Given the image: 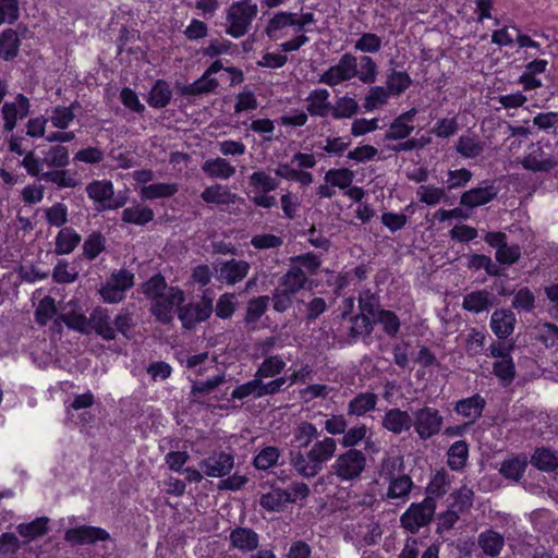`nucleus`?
<instances>
[{"label":"nucleus","instance_id":"nucleus-1","mask_svg":"<svg viewBox=\"0 0 558 558\" xmlns=\"http://www.w3.org/2000/svg\"><path fill=\"white\" fill-rule=\"evenodd\" d=\"M143 293L150 300V313L157 322L171 324L185 301V293L179 287L168 286L161 275L153 276L143 286Z\"/></svg>","mask_w":558,"mask_h":558},{"label":"nucleus","instance_id":"nucleus-2","mask_svg":"<svg viewBox=\"0 0 558 558\" xmlns=\"http://www.w3.org/2000/svg\"><path fill=\"white\" fill-rule=\"evenodd\" d=\"M337 441L332 437L317 439L308 450H289V463L295 473L303 478L318 475L324 465L335 456Z\"/></svg>","mask_w":558,"mask_h":558},{"label":"nucleus","instance_id":"nucleus-3","mask_svg":"<svg viewBox=\"0 0 558 558\" xmlns=\"http://www.w3.org/2000/svg\"><path fill=\"white\" fill-rule=\"evenodd\" d=\"M367 464L366 456L359 449H347L330 465L331 475L340 483L353 484L361 480Z\"/></svg>","mask_w":558,"mask_h":558},{"label":"nucleus","instance_id":"nucleus-4","mask_svg":"<svg viewBox=\"0 0 558 558\" xmlns=\"http://www.w3.org/2000/svg\"><path fill=\"white\" fill-rule=\"evenodd\" d=\"M258 7L252 0H240L233 2L226 10V33L233 38L244 36L257 16Z\"/></svg>","mask_w":558,"mask_h":558},{"label":"nucleus","instance_id":"nucleus-5","mask_svg":"<svg viewBox=\"0 0 558 558\" xmlns=\"http://www.w3.org/2000/svg\"><path fill=\"white\" fill-rule=\"evenodd\" d=\"M548 145H546L547 147ZM522 167L532 172L548 173L558 168V150L547 151L543 142L532 143L527 153L520 159Z\"/></svg>","mask_w":558,"mask_h":558},{"label":"nucleus","instance_id":"nucleus-6","mask_svg":"<svg viewBox=\"0 0 558 558\" xmlns=\"http://www.w3.org/2000/svg\"><path fill=\"white\" fill-rule=\"evenodd\" d=\"M435 509L434 497L427 496L422 502L411 505L401 515V524L405 530L415 533L432 521Z\"/></svg>","mask_w":558,"mask_h":558},{"label":"nucleus","instance_id":"nucleus-7","mask_svg":"<svg viewBox=\"0 0 558 558\" xmlns=\"http://www.w3.org/2000/svg\"><path fill=\"white\" fill-rule=\"evenodd\" d=\"M412 416V426L422 440L429 439L441 430L444 417L437 409L423 407L414 411Z\"/></svg>","mask_w":558,"mask_h":558},{"label":"nucleus","instance_id":"nucleus-8","mask_svg":"<svg viewBox=\"0 0 558 558\" xmlns=\"http://www.w3.org/2000/svg\"><path fill=\"white\" fill-rule=\"evenodd\" d=\"M356 66L357 58L350 52L343 53L335 65L328 68L320 75L318 82L333 87L354 78L356 74Z\"/></svg>","mask_w":558,"mask_h":558},{"label":"nucleus","instance_id":"nucleus-9","mask_svg":"<svg viewBox=\"0 0 558 558\" xmlns=\"http://www.w3.org/2000/svg\"><path fill=\"white\" fill-rule=\"evenodd\" d=\"M213 313V300L203 296L197 303H190L180 307L179 319L186 329L194 328L198 323L205 322Z\"/></svg>","mask_w":558,"mask_h":558},{"label":"nucleus","instance_id":"nucleus-10","mask_svg":"<svg viewBox=\"0 0 558 558\" xmlns=\"http://www.w3.org/2000/svg\"><path fill=\"white\" fill-rule=\"evenodd\" d=\"M87 195L98 203V210L117 209L124 205V201H112L113 185L110 181L96 180L86 186Z\"/></svg>","mask_w":558,"mask_h":558},{"label":"nucleus","instance_id":"nucleus-11","mask_svg":"<svg viewBox=\"0 0 558 558\" xmlns=\"http://www.w3.org/2000/svg\"><path fill=\"white\" fill-rule=\"evenodd\" d=\"M204 474L209 477H223L229 474L234 466V458L227 452H214L199 463Z\"/></svg>","mask_w":558,"mask_h":558},{"label":"nucleus","instance_id":"nucleus-12","mask_svg":"<svg viewBox=\"0 0 558 558\" xmlns=\"http://www.w3.org/2000/svg\"><path fill=\"white\" fill-rule=\"evenodd\" d=\"M109 533L97 526L81 525L65 531L64 539L72 545L94 544L97 541H108Z\"/></svg>","mask_w":558,"mask_h":558},{"label":"nucleus","instance_id":"nucleus-13","mask_svg":"<svg viewBox=\"0 0 558 558\" xmlns=\"http://www.w3.org/2000/svg\"><path fill=\"white\" fill-rule=\"evenodd\" d=\"M230 547L242 554L253 553L258 549L259 535L250 527L236 526L229 534Z\"/></svg>","mask_w":558,"mask_h":558},{"label":"nucleus","instance_id":"nucleus-14","mask_svg":"<svg viewBox=\"0 0 558 558\" xmlns=\"http://www.w3.org/2000/svg\"><path fill=\"white\" fill-rule=\"evenodd\" d=\"M95 332L104 340L110 341L116 338V329L107 308L97 306L89 315V333Z\"/></svg>","mask_w":558,"mask_h":558},{"label":"nucleus","instance_id":"nucleus-15","mask_svg":"<svg viewBox=\"0 0 558 558\" xmlns=\"http://www.w3.org/2000/svg\"><path fill=\"white\" fill-rule=\"evenodd\" d=\"M251 265L246 260L230 259L220 264L218 269V280L233 286L242 281L248 274Z\"/></svg>","mask_w":558,"mask_h":558},{"label":"nucleus","instance_id":"nucleus-16","mask_svg":"<svg viewBox=\"0 0 558 558\" xmlns=\"http://www.w3.org/2000/svg\"><path fill=\"white\" fill-rule=\"evenodd\" d=\"M517 318L509 308H500L490 316V329L498 339H507L514 331Z\"/></svg>","mask_w":558,"mask_h":558},{"label":"nucleus","instance_id":"nucleus-17","mask_svg":"<svg viewBox=\"0 0 558 558\" xmlns=\"http://www.w3.org/2000/svg\"><path fill=\"white\" fill-rule=\"evenodd\" d=\"M29 112V101L28 99L19 94L13 102H5L2 107V117L4 120V130L10 132L12 131L19 118H24Z\"/></svg>","mask_w":558,"mask_h":558},{"label":"nucleus","instance_id":"nucleus-18","mask_svg":"<svg viewBox=\"0 0 558 558\" xmlns=\"http://www.w3.org/2000/svg\"><path fill=\"white\" fill-rule=\"evenodd\" d=\"M416 113L417 110L415 108H412L409 111L401 113L390 123V126L385 134V138L391 141H399L409 137L414 130V125L412 124V122Z\"/></svg>","mask_w":558,"mask_h":558},{"label":"nucleus","instance_id":"nucleus-19","mask_svg":"<svg viewBox=\"0 0 558 558\" xmlns=\"http://www.w3.org/2000/svg\"><path fill=\"white\" fill-rule=\"evenodd\" d=\"M476 543L486 557L497 558L505 547V537L499 532L488 529L477 535Z\"/></svg>","mask_w":558,"mask_h":558},{"label":"nucleus","instance_id":"nucleus-20","mask_svg":"<svg viewBox=\"0 0 558 558\" xmlns=\"http://www.w3.org/2000/svg\"><path fill=\"white\" fill-rule=\"evenodd\" d=\"M495 295L487 290H477L466 293L463 296L462 307L463 310L478 314L487 312L495 304Z\"/></svg>","mask_w":558,"mask_h":558},{"label":"nucleus","instance_id":"nucleus-21","mask_svg":"<svg viewBox=\"0 0 558 558\" xmlns=\"http://www.w3.org/2000/svg\"><path fill=\"white\" fill-rule=\"evenodd\" d=\"M381 425L392 434L400 435L412 427V416L407 411L393 408L385 413Z\"/></svg>","mask_w":558,"mask_h":558},{"label":"nucleus","instance_id":"nucleus-22","mask_svg":"<svg viewBox=\"0 0 558 558\" xmlns=\"http://www.w3.org/2000/svg\"><path fill=\"white\" fill-rule=\"evenodd\" d=\"M307 274L301 266H292L279 279L278 287L290 294L295 295L301 291L307 282Z\"/></svg>","mask_w":558,"mask_h":558},{"label":"nucleus","instance_id":"nucleus-23","mask_svg":"<svg viewBox=\"0 0 558 558\" xmlns=\"http://www.w3.org/2000/svg\"><path fill=\"white\" fill-rule=\"evenodd\" d=\"M497 196V190L494 185L480 186L464 192L460 204L470 208L482 206Z\"/></svg>","mask_w":558,"mask_h":558},{"label":"nucleus","instance_id":"nucleus-24","mask_svg":"<svg viewBox=\"0 0 558 558\" xmlns=\"http://www.w3.org/2000/svg\"><path fill=\"white\" fill-rule=\"evenodd\" d=\"M330 93L323 88V89H315L313 90L308 97L306 98L307 101V112L313 117H326L331 112L332 105L329 101Z\"/></svg>","mask_w":558,"mask_h":558},{"label":"nucleus","instance_id":"nucleus-25","mask_svg":"<svg viewBox=\"0 0 558 558\" xmlns=\"http://www.w3.org/2000/svg\"><path fill=\"white\" fill-rule=\"evenodd\" d=\"M485 149V143L475 134L461 135L456 144V151L463 158L475 159Z\"/></svg>","mask_w":558,"mask_h":558},{"label":"nucleus","instance_id":"nucleus-26","mask_svg":"<svg viewBox=\"0 0 558 558\" xmlns=\"http://www.w3.org/2000/svg\"><path fill=\"white\" fill-rule=\"evenodd\" d=\"M485 399L476 393L470 398L459 400L454 405V411L471 422H474L482 416V412L485 408Z\"/></svg>","mask_w":558,"mask_h":558},{"label":"nucleus","instance_id":"nucleus-27","mask_svg":"<svg viewBox=\"0 0 558 558\" xmlns=\"http://www.w3.org/2000/svg\"><path fill=\"white\" fill-rule=\"evenodd\" d=\"M202 170L211 179L228 180L235 174V167L222 157L206 160Z\"/></svg>","mask_w":558,"mask_h":558},{"label":"nucleus","instance_id":"nucleus-28","mask_svg":"<svg viewBox=\"0 0 558 558\" xmlns=\"http://www.w3.org/2000/svg\"><path fill=\"white\" fill-rule=\"evenodd\" d=\"M378 403V396L374 392H360L348 403V414L353 416H363L375 410Z\"/></svg>","mask_w":558,"mask_h":558},{"label":"nucleus","instance_id":"nucleus-29","mask_svg":"<svg viewBox=\"0 0 558 558\" xmlns=\"http://www.w3.org/2000/svg\"><path fill=\"white\" fill-rule=\"evenodd\" d=\"M318 436L319 432L313 423L307 421L300 422L293 429V442L296 444V447L291 450L307 449Z\"/></svg>","mask_w":558,"mask_h":558},{"label":"nucleus","instance_id":"nucleus-30","mask_svg":"<svg viewBox=\"0 0 558 558\" xmlns=\"http://www.w3.org/2000/svg\"><path fill=\"white\" fill-rule=\"evenodd\" d=\"M413 488V481L409 475L395 476L389 471V487L386 497L389 499H405Z\"/></svg>","mask_w":558,"mask_h":558},{"label":"nucleus","instance_id":"nucleus-31","mask_svg":"<svg viewBox=\"0 0 558 558\" xmlns=\"http://www.w3.org/2000/svg\"><path fill=\"white\" fill-rule=\"evenodd\" d=\"M293 24V13L281 11L274 14L265 27V34L272 40L283 36V29Z\"/></svg>","mask_w":558,"mask_h":558},{"label":"nucleus","instance_id":"nucleus-32","mask_svg":"<svg viewBox=\"0 0 558 558\" xmlns=\"http://www.w3.org/2000/svg\"><path fill=\"white\" fill-rule=\"evenodd\" d=\"M201 197L208 204L228 205L235 202L236 195L231 193L227 186L215 184L206 187Z\"/></svg>","mask_w":558,"mask_h":558},{"label":"nucleus","instance_id":"nucleus-33","mask_svg":"<svg viewBox=\"0 0 558 558\" xmlns=\"http://www.w3.org/2000/svg\"><path fill=\"white\" fill-rule=\"evenodd\" d=\"M81 242V235L72 228H63L56 236L54 253L65 255L72 253Z\"/></svg>","mask_w":558,"mask_h":558},{"label":"nucleus","instance_id":"nucleus-34","mask_svg":"<svg viewBox=\"0 0 558 558\" xmlns=\"http://www.w3.org/2000/svg\"><path fill=\"white\" fill-rule=\"evenodd\" d=\"M218 85L219 83L216 78L204 72L194 83L182 86L180 93L184 96H199L214 92Z\"/></svg>","mask_w":558,"mask_h":558},{"label":"nucleus","instance_id":"nucleus-35","mask_svg":"<svg viewBox=\"0 0 558 558\" xmlns=\"http://www.w3.org/2000/svg\"><path fill=\"white\" fill-rule=\"evenodd\" d=\"M292 500L291 493L287 489L276 488L262 495L259 505L269 511H280L282 507Z\"/></svg>","mask_w":558,"mask_h":558},{"label":"nucleus","instance_id":"nucleus-36","mask_svg":"<svg viewBox=\"0 0 558 558\" xmlns=\"http://www.w3.org/2000/svg\"><path fill=\"white\" fill-rule=\"evenodd\" d=\"M179 191L177 183H154L144 185L140 190L142 199H156L173 196Z\"/></svg>","mask_w":558,"mask_h":558},{"label":"nucleus","instance_id":"nucleus-37","mask_svg":"<svg viewBox=\"0 0 558 558\" xmlns=\"http://www.w3.org/2000/svg\"><path fill=\"white\" fill-rule=\"evenodd\" d=\"M20 39L17 33L8 28L0 35V56L9 61L14 59L19 53Z\"/></svg>","mask_w":558,"mask_h":558},{"label":"nucleus","instance_id":"nucleus-38","mask_svg":"<svg viewBox=\"0 0 558 558\" xmlns=\"http://www.w3.org/2000/svg\"><path fill=\"white\" fill-rule=\"evenodd\" d=\"M253 192H272L279 186V181L265 170L254 171L248 178Z\"/></svg>","mask_w":558,"mask_h":558},{"label":"nucleus","instance_id":"nucleus-39","mask_svg":"<svg viewBox=\"0 0 558 558\" xmlns=\"http://www.w3.org/2000/svg\"><path fill=\"white\" fill-rule=\"evenodd\" d=\"M378 75V66L376 62L368 56H362L357 59L355 77L366 85L376 82Z\"/></svg>","mask_w":558,"mask_h":558},{"label":"nucleus","instance_id":"nucleus-40","mask_svg":"<svg viewBox=\"0 0 558 558\" xmlns=\"http://www.w3.org/2000/svg\"><path fill=\"white\" fill-rule=\"evenodd\" d=\"M531 463L541 471L551 472L558 468V458L548 448H537L531 458Z\"/></svg>","mask_w":558,"mask_h":558},{"label":"nucleus","instance_id":"nucleus-41","mask_svg":"<svg viewBox=\"0 0 558 558\" xmlns=\"http://www.w3.org/2000/svg\"><path fill=\"white\" fill-rule=\"evenodd\" d=\"M448 465L451 470L459 471L461 470L468 460L469 457V449L468 445L464 440H458L453 442L448 452Z\"/></svg>","mask_w":558,"mask_h":558},{"label":"nucleus","instance_id":"nucleus-42","mask_svg":"<svg viewBox=\"0 0 558 558\" xmlns=\"http://www.w3.org/2000/svg\"><path fill=\"white\" fill-rule=\"evenodd\" d=\"M153 219L154 213L147 206L136 205L134 207H128L122 211V220L128 223L143 226Z\"/></svg>","mask_w":558,"mask_h":558},{"label":"nucleus","instance_id":"nucleus-43","mask_svg":"<svg viewBox=\"0 0 558 558\" xmlns=\"http://www.w3.org/2000/svg\"><path fill=\"white\" fill-rule=\"evenodd\" d=\"M527 466L525 457H513L506 459L499 469L500 474L506 478L519 481Z\"/></svg>","mask_w":558,"mask_h":558},{"label":"nucleus","instance_id":"nucleus-44","mask_svg":"<svg viewBox=\"0 0 558 558\" xmlns=\"http://www.w3.org/2000/svg\"><path fill=\"white\" fill-rule=\"evenodd\" d=\"M172 92L169 85L159 80L153 86L147 101L154 108H163L169 104Z\"/></svg>","mask_w":558,"mask_h":558},{"label":"nucleus","instance_id":"nucleus-45","mask_svg":"<svg viewBox=\"0 0 558 558\" xmlns=\"http://www.w3.org/2000/svg\"><path fill=\"white\" fill-rule=\"evenodd\" d=\"M286 367V362L280 355H269L264 359L256 371L262 379L278 376Z\"/></svg>","mask_w":558,"mask_h":558},{"label":"nucleus","instance_id":"nucleus-46","mask_svg":"<svg viewBox=\"0 0 558 558\" xmlns=\"http://www.w3.org/2000/svg\"><path fill=\"white\" fill-rule=\"evenodd\" d=\"M349 336L352 340L369 336L373 331V323L366 314H359L350 319Z\"/></svg>","mask_w":558,"mask_h":558},{"label":"nucleus","instance_id":"nucleus-47","mask_svg":"<svg viewBox=\"0 0 558 558\" xmlns=\"http://www.w3.org/2000/svg\"><path fill=\"white\" fill-rule=\"evenodd\" d=\"M354 179L353 171L341 168V169H330L325 174L326 183L330 184L333 187H339L341 190H345L350 187Z\"/></svg>","mask_w":558,"mask_h":558},{"label":"nucleus","instance_id":"nucleus-48","mask_svg":"<svg viewBox=\"0 0 558 558\" xmlns=\"http://www.w3.org/2000/svg\"><path fill=\"white\" fill-rule=\"evenodd\" d=\"M47 523L48 519L43 517L29 523L19 524L16 530L21 536L27 538L26 542H29L47 533Z\"/></svg>","mask_w":558,"mask_h":558},{"label":"nucleus","instance_id":"nucleus-49","mask_svg":"<svg viewBox=\"0 0 558 558\" xmlns=\"http://www.w3.org/2000/svg\"><path fill=\"white\" fill-rule=\"evenodd\" d=\"M251 396L255 399L263 398L262 378L256 374L254 375L253 379L238 386L231 393L233 399L240 400Z\"/></svg>","mask_w":558,"mask_h":558},{"label":"nucleus","instance_id":"nucleus-50","mask_svg":"<svg viewBox=\"0 0 558 558\" xmlns=\"http://www.w3.org/2000/svg\"><path fill=\"white\" fill-rule=\"evenodd\" d=\"M511 307L518 312H532L535 308L534 293L527 287L519 289L513 293Z\"/></svg>","mask_w":558,"mask_h":558},{"label":"nucleus","instance_id":"nucleus-51","mask_svg":"<svg viewBox=\"0 0 558 558\" xmlns=\"http://www.w3.org/2000/svg\"><path fill=\"white\" fill-rule=\"evenodd\" d=\"M420 202L435 206L447 198L446 190L434 185H421L416 192Z\"/></svg>","mask_w":558,"mask_h":558},{"label":"nucleus","instance_id":"nucleus-52","mask_svg":"<svg viewBox=\"0 0 558 558\" xmlns=\"http://www.w3.org/2000/svg\"><path fill=\"white\" fill-rule=\"evenodd\" d=\"M390 95L391 94L387 87L373 86L365 96L363 106L367 111H373L374 109L386 105Z\"/></svg>","mask_w":558,"mask_h":558},{"label":"nucleus","instance_id":"nucleus-53","mask_svg":"<svg viewBox=\"0 0 558 558\" xmlns=\"http://www.w3.org/2000/svg\"><path fill=\"white\" fill-rule=\"evenodd\" d=\"M367 432L368 428L365 424L354 425L351 428L345 429L340 444L343 448L356 449L355 446L366 438Z\"/></svg>","mask_w":558,"mask_h":558},{"label":"nucleus","instance_id":"nucleus-54","mask_svg":"<svg viewBox=\"0 0 558 558\" xmlns=\"http://www.w3.org/2000/svg\"><path fill=\"white\" fill-rule=\"evenodd\" d=\"M106 247V240L99 232H93L87 236L83 244L84 256L92 260L95 259Z\"/></svg>","mask_w":558,"mask_h":558},{"label":"nucleus","instance_id":"nucleus-55","mask_svg":"<svg viewBox=\"0 0 558 558\" xmlns=\"http://www.w3.org/2000/svg\"><path fill=\"white\" fill-rule=\"evenodd\" d=\"M357 102L348 96H343L337 99L336 104L331 108V114L335 119L351 118L357 112Z\"/></svg>","mask_w":558,"mask_h":558},{"label":"nucleus","instance_id":"nucleus-56","mask_svg":"<svg viewBox=\"0 0 558 558\" xmlns=\"http://www.w3.org/2000/svg\"><path fill=\"white\" fill-rule=\"evenodd\" d=\"M69 160L68 148L57 145L48 150L43 162L51 168H63L69 165Z\"/></svg>","mask_w":558,"mask_h":558},{"label":"nucleus","instance_id":"nucleus-57","mask_svg":"<svg viewBox=\"0 0 558 558\" xmlns=\"http://www.w3.org/2000/svg\"><path fill=\"white\" fill-rule=\"evenodd\" d=\"M412 83L411 77L405 72L392 71L387 78V89L391 95L402 94Z\"/></svg>","mask_w":558,"mask_h":558},{"label":"nucleus","instance_id":"nucleus-58","mask_svg":"<svg viewBox=\"0 0 558 558\" xmlns=\"http://www.w3.org/2000/svg\"><path fill=\"white\" fill-rule=\"evenodd\" d=\"M64 324L81 333L89 335V317L76 311H70L62 315Z\"/></svg>","mask_w":558,"mask_h":558},{"label":"nucleus","instance_id":"nucleus-59","mask_svg":"<svg viewBox=\"0 0 558 558\" xmlns=\"http://www.w3.org/2000/svg\"><path fill=\"white\" fill-rule=\"evenodd\" d=\"M269 300L267 295L251 300L247 304L245 320L247 323H256L266 312Z\"/></svg>","mask_w":558,"mask_h":558},{"label":"nucleus","instance_id":"nucleus-60","mask_svg":"<svg viewBox=\"0 0 558 558\" xmlns=\"http://www.w3.org/2000/svg\"><path fill=\"white\" fill-rule=\"evenodd\" d=\"M383 41L379 36L374 33H364L354 44V49L366 52L375 53L381 49Z\"/></svg>","mask_w":558,"mask_h":558},{"label":"nucleus","instance_id":"nucleus-61","mask_svg":"<svg viewBox=\"0 0 558 558\" xmlns=\"http://www.w3.org/2000/svg\"><path fill=\"white\" fill-rule=\"evenodd\" d=\"M74 117L73 105L70 107L59 106L53 108L50 121L54 128L64 130L73 121Z\"/></svg>","mask_w":558,"mask_h":558},{"label":"nucleus","instance_id":"nucleus-62","mask_svg":"<svg viewBox=\"0 0 558 558\" xmlns=\"http://www.w3.org/2000/svg\"><path fill=\"white\" fill-rule=\"evenodd\" d=\"M494 374L505 384H510L515 375L512 357L496 361L493 365Z\"/></svg>","mask_w":558,"mask_h":558},{"label":"nucleus","instance_id":"nucleus-63","mask_svg":"<svg viewBox=\"0 0 558 558\" xmlns=\"http://www.w3.org/2000/svg\"><path fill=\"white\" fill-rule=\"evenodd\" d=\"M448 486V474L446 473V471L441 470L437 471L433 475L426 490L430 497H440L447 493Z\"/></svg>","mask_w":558,"mask_h":558},{"label":"nucleus","instance_id":"nucleus-64","mask_svg":"<svg viewBox=\"0 0 558 558\" xmlns=\"http://www.w3.org/2000/svg\"><path fill=\"white\" fill-rule=\"evenodd\" d=\"M377 322L383 325L384 331L390 337H395L400 329V320L391 311L380 310L377 314Z\"/></svg>","mask_w":558,"mask_h":558}]
</instances>
